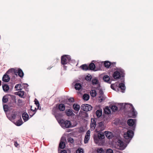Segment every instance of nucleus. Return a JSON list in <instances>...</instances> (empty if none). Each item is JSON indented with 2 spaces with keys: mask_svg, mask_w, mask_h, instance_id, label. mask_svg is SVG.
I'll use <instances>...</instances> for the list:
<instances>
[{
  "mask_svg": "<svg viewBox=\"0 0 153 153\" xmlns=\"http://www.w3.org/2000/svg\"><path fill=\"white\" fill-rule=\"evenodd\" d=\"M134 135V132L131 130H128L124 134V137L126 139V143H125L122 140H118L117 142L118 145L121 149L123 150L125 149L133 137Z\"/></svg>",
  "mask_w": 153,
  "mask_h": 153,
  "instance_id": "obj_1",
  "label": "nucleus"
},
{
  "mask_svg": "<svg viewBox=\"0 0 153 153\" xmlns=\"http://www.w3.org/2000/svg\"><path fill=\"white\" fill-rule=\"evenodd\" d=\"M97 134H94V143L97 144L100 146H103L105 142L104 139L105 137L103 133L100 131H97Z\"/></svg>",
  "mask_w": 153,
  "mask_h": 153,
  "instance_id": "obj_2",
  "label": "nucleus"
},
{
  "mask_svg": "<svg viewBox=\"0 0 153 153\" xmlns=\"http://www.w3.org/2000/svg\"><path fill=\"white\" fill-rule=\"evenodd\" d=\"M116 70L113 73L112 76L116 80L120 79L123 80L122 77H124L125 76V71L121 68H116Z\"/></svg>",
  "mask_w": 153,
  "mask_h": 153,
  "instance_id": "obj_3",
  "label": "nucleus"
},
{
  "mask_svg": "<svg viewBox=\"0 0 153 153\" xmlns=\"http://www.w3.org/2000/svg\"><path fill=\"white\" fill-rule=\"evenodd\" d=\"M66 139L65 137H62L58 148V153H67V151L64 149L65 147V141Z\"/></svg>",
  "mask_w": 153,
  "mask_h": 153,
  "instance_id": "obj_4",
  "label": "nucleus"
},
{
  "mask_svg": "<svg viewBox=\"0 0 153 153\" xmlns=\"http://www.w3.org/2000/svg\"><path fill=\"white\" fill-rule=\"evenodd\" d=\"M58 122L62 127L64 129L72 127L71 121L68 120H65L62 119L61 120H59Z\"/></svg>",
  "mask_w": 153,
  "mask_h": 153,
  "instance_id": "obj_5",
  "label": "nucleus"
},
{
  "mask_svg": "<svg viewBox=\"0 0 153 153\" xmlns=\"http://www.w3.org/2000/svg\"><path fill=\"white\" fill-rule=\"evenodd\" d=\"M120 109H123L127 113L131 110L132 108L134 107L132 104L128 103H125L124 105L123 103H120Z\"/></svg>",
  "mask_w": 153,
  "mask_h": 153,
  "instance_id": "obj_6",
  "label": "nucleus"
},
{
  "mask_svg": "<svg viewBox=\"0 0 153 153\" xmlns=\"http://www.w3.org/2000/svg\"><path fill=\"white\" fill-rule=\"evenodd\" d=\"M52 112L58 122L59 120L62 119L60 118L62 117V113L60 112L57 109L53 108Z\"/></svg>",
  "mask_w": 153,
  "mask_h": 153,
  "instance_id": "obj_7",
  "label": "nucleus"
},
{
  "mask_svg": "<svg viewBox=\"0 0 153 153\" xmlns=\"http://www.w3.org/2000/svg\"><path fill=\"white\" fill-rule=\"evenodd\" d=\"M128 125L131 127V128L134 132V131L135 130L136 123V120L135 119H130L128 120L127 121Z\"/></svg>",
  "mask_w": 153,
  "mask_h": 153,
  "instance_id": "obj_8",
  "label": "nucleus"
},
{
  "mask_svg": "<svg viewBox=\"0 0 153 153\" xmlns=\"http://www.w3.org/2000/svg\"><path fill=\"white\" fill-rule=\"evenodd\" d=\"M9 96L10 97V100H9V102L8 103V105L10 107H14L16 102V96L9 94Z\"/></svg>",
  "mask_w": 153,
  "mask_h": 153,
  "instance_id": "obj_9",
  "label": "nucleus"
},
{
  "mask_svg": "<svg viewBox=\"0 0 153 153\" xmlns=\"http://www.w3.org/2000/svg\"><path fill=\"white\" fill-rule=\"evenodd\" d=\"M127 113L129 117L133 118H135L136 117L137 114L134 107L132 108V109H131V110Z\"/></svg>",
  "mask_w": 153,
  "mask_h": 153,
  "instance_id": "obj_10",
  "label": "nucleus"
},
{
  "mask_svg": "<svg viewBox=\"0 0 153 153\" xmlns=\"http://www.w3.org/2000/svg\"><path fill=\"white\" fill-rule=\"evenodd\" d=\"M105 126L104 124V122L101 121L98 123L97 127V129L99 130V131L101 132L105 129Z\"/></svg>",
  "mask_w": 153,
  "mask_h": 153,
  "instance_id": "obj_11",
  "label": "nucleus"
},
{
  "mask_svg": "<svg viewBox=\"0 0 153 153\" xmlns=\"http://www.w3.org/2000/svg\"><path fill=\"white\" fill-rule=\"evenodd\" d=\"M94 61H93L89 65H88L89 71H95L97 70L96 69V67L95 64L93 62Z\"/></svg>",
  "mask_w": 153,
  "mask_h": 153,
  "instance_id": "obj_12",
  "label": "nucleus"
},
{
  "mask_svg": "<svg viewBox=\"0 0 153 153\" xmlns=\"http://www.w3.org/2000/svg\"><path fill=\"white\" fill-rule=\"evenodd\" d=\"M10 80V78L7 74L6 72L3 76L2 80L4 82H8Z\"/></svg>",
  "mask_w": 153,
  "mask_h": 153,
  "instance_id": "obj_13",
  "label": "nucleus"
},
{
  "mask_svg": "<svg viewBox=\"0 0 153 153\" xmlns=\"http://www.w3.org/2000/svg\"><path fill=\"white\" fill-rule=\"evenodd\" d=\"M122 81L123 82L120 83L118 85L119 88L121 89L122 92L124 93L126 88L124 82V79H123Z\"/></svg>",
  "mask_w": 153,
  "mask_h": 153,
  "instance_id": "obj_14",
  "label": "nucleus"
},
{
  "mask_svg": "<svg viewBox=\"0 0 153 153\" xmlns=\"http://www.w3.org/2000/svg\"><path fill=\"white\" fill-rule=\"evenodd\" d=\"M7 74H11L13 75L15 74V75L16 76H17V74L16 72V69L15 68H11L9 69L6 72Z\"/></svg>",
  "mask_w": 153,
  "mask_h": 153,
  "instance_id": "obj_15",
  "label": "nucleus"
},
{
  "mask_svg": "<svg viewBox=\"0 0 153 153\" xmlns=\"http://www.w3.org/2000/svg\"><path fill=\"white\" fill-rule=\"evenodd\" d=\"M101 88V86L100 84L99 85V86H97V87H94V88L96 89L99 91V93L100 96L99 97V98H101V97H103L104 94Z\"/></svg>",
  "mask_w": 153,
  "mask_h": 153,
  "instance_id": "obj_16",
  "label": "nucleus"
},
{
  "mask_svg": "<svg viewBox=\"0 0 153 153\" xmlns=\"http://www.w3.org/2000/svg\"><path fill=\"white\" fill-rule=\"evenodd\" d=\"M73 107L75 111L74 113L76 114H78L80 108V105L77 103H74L73 104Z\"/></svg>",
  "mask_w": 153,
  "mask_h": 153,
  "instance_id": "obj_17",
  "label": "nucleus"
},
{
  "mask_svg": "<svg viewBox=\"0 0 153 153\" xmlns=\"http://www.w3.org/2000/svg\"><path fill=\"white\" fill-rule=\"evenodd\" d=\"M9 95H10L9 94H7L3 97L2 99L3 104L7 103L8 100H10V98L8 97Z\"/></svg>",
  "mask_w": 153,
  "mask_h": 153,
  "instance_id": "obj_18",
  "label": "nucleus"
},
{
  "mask_svg": "<svg viewBox=\"0 0 153 153\" xmlns=\"http://www.w3.org/2000/svg\"><path fill=\"white\" fill-rule=\"evenodd\" d=\"M56 107L59 111H63L65 108V106L64 104L63 103H60L58 105H56Z\"/></svg>",
  "mask_w": 153,
  "mask_h": 153,
  "instance_id": "obj_19",
  "label": "nucleus"
},
{
  "mask_svg": "<svg viewBox=\"0 0 153 153\" xmlns=\"http://www.w3.org/2000/svg\"><path fill=\"white\" fill-rule=\"evenodd\" d=\"M73 84L74 85V88L76 90L79 91L82 88V85L80 83L74 82Z\"/></svg>",
  "mask_w": 153,
  "mask_h": 153,
  "instance_id": "obj_20",
  "label": "nucleus"
},
{
  "mask_svg": "<svg viewBox=\"0 0 153 153\" xmlns=\"http://www.w3.org/2000/svg\"><path fill=\"white\" fill-rule=\"evenodd\" d=\"M17 74L21 78H22L24 76V73L22 70L20 68H17L16 70Z\"/></svg>",
  "mask_w": 153,
  "mask_h": 153,
  "instance_id": "obj_21",
  "label": "nucleus"
},
{
  "mask_svg": "<svg viewBox=\"0 0 153 153\" xmlns=\"http://www.w3.org/2000/svg\"><path fill=\"white\" fill-rule=\"evenodd\" d=\"M91 83L92 85H97V86H99V84L100 85V82L96 77H95L92 79L91 80Z\"/></svg>",
  "mask_w": 153,
  "mask_h": 153,
  "instance_id": "obj_22",
  "label": "nucleus"
},
{
  "mask_svg": "<svg viewBox=\"0 0 153 153\" xmlns=\"http://www.w3.org/2000/svg\"><path fill=\"white\" fill-rule=\"evenodd\" d=\"M22 117L25 122H26L30 119L28 114L26 112H24L22 114Z\"/></svg>",
  "mask_w": 153,
  "mask_h": 153,
  "instance_id": "obj_23",
  "label": "nucleus"
},
{
  "mask_svg": "<svg viewBox=\"0 0 153 153\" xmlns=\"http://www.w3.org/2000/svg\"><path fill=\"white\" fill-rule=\"evenodd\" d=\"M65 114L68 116H74L75 114L73 113V110L71 109H68L65 110Z\"/></svg>",
  "mask_w": 153,
  "mask_h": 153,
  "instance_id": "obj_24",
  "label": "nucleus"
},
{
  "mask_svg": "<svg viewBox=\"0 0 153 153\" xmlns=\"http://www.w3.org/2000/svg\"><path fill=\"white\" fill-rule=\"evenodd\" d=\"M66 55H64L61 56V64L64 65L67 63V60L66 57Z\"/></svg>",
  "mask_w": 153,
  "mask_h": 153,
  "instance_id": "obj_25",
  "label": "nucleus"
},
{
  "mask_svg": "<svg viewBox=\"0 0 153 153\" xmlns=\"http://www.w3.org/2000/svg\"><path fill=\"white\" fill-rule=\"evenodd\" d=\"M20 118L19 119L16 121V122L14 121L13 123L17 126H20L22 125L23 123V122L21 117V115H20Z\"/></svg>",
  "mask_w": 153,
  "mask_h": 153,
  "instance_id": "obj_26",
  "label": "nucleus"
},
{
  "mask_svg": "<svg viewBox=\"0 0 153 153\" xmlns=\"http://www.w3.org/2000/svg\"><path fill=\"white\" fill-rule=\"evenodd\" d=\"M111 89L117 91H119L118 85L116 83L111 84Z\"/></svg>",
  "mask_w": 153,
  "mask_h": 153,
  "instance_id": "obj_27",
  "label": "nucleus"
},
{
  "mask_svg": "<svg viewBox=\"0 0 153 153\" xmlns=\"http://www.w3.org/2000/svg\"><path fill=\"white\" fill-rule=\"evenodd\" d=\"M2 88L4 91L5 92H8L10 89L9 85L6 84H2Z\"/></svg>",
  "mask_w": 153,
  "mask_h": 153,
  "instance_id": "obj_28",
  "label": "nucleus"
},
{
  "mask_svg": "<svg viewBox=\"0 0 153 153\" xmlns=\"http://www.w3.org/2000/svg\"><path fill=\"white\" fill-rule=\"evenodd\" d=\"M79 114L82 117L85 118H87L88 117V114L87 112H84L81 110L79 111Z\"/></svg>",
  "mask_w": 153,
  "mask_h": 153,
  "instance_id": "obj_29",
  "label": "nucleus"
},
{
  "mask_svg": "<svg viewBox=\"0 0 153 153\" xmlns=\"http://www.w3.org/2000/svg\"><path fill=\"white\" fill-rule=\"evenodd\" d=\"M106 137L108 139H110L112 138L113 137V134L111 132L105 131L104 132Z\"/></svg>",
  "mask_w": 153,
  "mask_h": 153,
  "instance_id": "obj_30",
  "label": "nucleus"
},
{
  "mask_svg": "<svg viewBox=\"0 0 153 153\" xmlns=\"http://www.w3.org/2000/svg\"><path fill=\"white\" fill-rule=\"evenodd\" d=\"M103 79L105 82H107L108 83H111V81H110V77L108 75H104L103 77Z\"/></svg>",
  "mask_w": 153,
  "mask_h": 153,
  "instance_id": "obj_31",
  "label": "nucleus"
},
{
  "mask_svg": "<svg viewBox=\"0 0 153 153\" xmlns=\"http://www.w3.org/2000/svg\"><path fill=\"white\" fill-rule=\"evenodd\" d=\"M80 68L83 71H89L88 65L86 64L82 65L80 66Z\"/></svg>",
  "mask_w": 153,
  "mask_h": 153,
  "instance_id": "obj_32",
  "label": "nucleus"
},
{
  "mask_svg": "<svg viewBox=\"0 0 153 153\" xmlns=\"http://www.w3.org/2000/svg\"><path fill=\"white\" fill-rule=\"evenodd\" d=\"M102 114V109H98L96 112V115L98 118L100 117Z\"/></svg>",
  "mask_w": 153,
  "mask_h": 153,
  "instance_id": "obj_33",
  "label": "nucleus"
},
{
  "mask_svg": "<svg viewBox=\"0 0 153 153\" xmlns=\"http://www.w3.org/2000/svg\"><path fill=\"white\" fill-rule=\"evenodd\" d=\"M111 109L108 106H106L104 109L103 113L107 114H109L111 113Z\"/></svg>",
  "mask_w": 153,
  "mask_h": 153,
  "instance_id": "obj_34",
  "label": "nucleus"
},
{
  "mask_svg": "<svg viewBox=\"0 0 153 153\" xmlns=\"http://www.w3.org/2000/svg\"><path fill=\"white\" fill-rule=\"evenodd\" d=\"M111 62L108 61L104 62V65L105 67L107 68H111Z\"/></svg>",
  "mask_w": 153,
  "mask_h": 153,
  "instance_id": "obj_35",
  "label": "nucleus"
},
{
  "mask_svg": "<svg viewBox=\"0 0 153 153\" xmlns=\"http://www.w3.org/2000/svg\"><path fill=\"white\" fill-rule=\"evenodd\" d=\"M90 94L91 97H95L97 94L96 89L91 90L90 92Z\"/></svg>",
  "mask_w": 153,
  "mask_h": 153,
  "instance_id": "obj_36",
  "label": "nucleus"
},
{
  "mask_svg": "<svg viewBox=\"0 0 153 153\" xmlns=\"http://www.w3.org/2000/svg\"><path fill=\"white\" fill-rule=\"evenodd\" d=\"M16 114H11L10 117H9L8 118V119L11 121L13 123L14 121L13 120H15L16 118Z\"/></svg>",
  "mask_w": 153,
  "mask_h": 153,
  "instance_id": "obj_37",
  "label": "nucleus"
},
{
  "mask_svg": "<svg viewBox=\"0 0 153 153\" xmlns=\"http://www.w3.org/2000/svg\"><path fill=\"white\" fill-rule=\"evenodd\" d=\"M90 98V96L89 94H85L82 96V99L85 101L88 100Z\"/></svg>",
  "mask_w": 153,
  "mask_h": 153,
  "instance_id": "obj_38",
  "label": "nucleus"
},
{
  "mask_svg": "<svg viewBox=\"0 0 153 153\" xmlns=\"http://www.w3.org/2000/svg\"><path fill=\"white\" fill-rule=\"evenodd\" d=\"M67 141L68 143H71L72 144H74V140L73 138L71 137H68L67 138Z\"/></svg>",
  "mask_w": 153,
  "mask_h": 153,
  "instance_id": "obj_39",
  "label": "nucleus"
},
{
  "mask_svg": "<svg viewBox=\"0 0 153 153\" xmlns=\"http://www.w3.org/2000/svg\"><path fill=\"white\" fill-rule=\"evenodd\" d=\"M9 105L7 104L3 105V108L4 110L5 113H6L8 111L9 109Z\"/></svg>",
  "mask_w": 153,
  "mask_h": 153,
  "instance_id": "obj_40",
  "label": "nucleus"
},
{
  "mask_svg": "<svg viewBox=\"0 0 153 153\" xmlns=\"http://www.w3.org/2000/svg\"><path fill=\"white\" fill-rule=\"evenodd\" d=\"M111 109L113 111L115 112L118 110V108L116 105H112L110 107Z\"/></svg>",
  "mask_w": 153,
  "mask_h": 153,
  "instance_id": "obj_41",
  "label": "nucleus"
},
{
  "mask_svg": "<svg viewBox=\"0 0 153 153\" xmlns=\"http://www.w3.org/2000/svg\"><path fill=\"white\" fill-rule=\"evenodd\" d=\"M86 105V111H90L92 109L93 107L91 105L87 104Z\"/></svg>",
  "mask_w": 153,
  "mask_h": 153,
  "instance_id": "obj_42",
  "label": "nucleus"
},
{
  "mask_svg": "<svg viewBox=\"0 0 153 153\" xmlns=\"http://www.w3.org/2000/svg\"><path fill=\"white\" fill-rule=\"evenodd\" d=\"M25 94V92L23 91L20 90V93H19L18 96H19L21 98H24V97H23Z\"/></svg>",
  "mask_w": 153,
  "mask_h": 153,
  "instance_id": "obj_43",
  "label": "nucleus"
},
{
  "mask_svg": "<svg viewBox=\"0 0 153 153\" xmlns=\"http://www.w3.org/2000/svg\"><path fill=\"white\" fill-rule=\"evenodd\" d=\"M90 136L85 135L84 139V142L85 143H88V141L90 139Z\"/></svg>",
  "mask_w": 153,
  "mask_h": 153,
  "instance_id": "obj_44",
  "label": "nucleus"
},
{
  "mask_svg": "<svg viewBox=\"0 0 153 153\" xmlns=\"http://www.w3.org/2000/svg\"><path fill=\"white\" fill-rule=\"evenodd\" d=\"M75 153H84L83 149L81 148H79L76 150Z\"/></svg>",
  "mask_w": 153,
  "mask_h": 153,
  "instance_id": "obj_45",
  "label": "nucleus"
},
{
  "mask_svg": "<svg viewBox=\"0 0 153 153\" xmlns=\"http://www.w3.org/2000/svg\"><path fill=\"white\" fill-rule=\"evenodd\" d=\"M97 153H104V151L102 148H97Z\"/></svg>",
  "mask_w": 153,
  "mask_h": 153,
  "instance_id": "obj_46",
  "label": "nucleus"
},
{
  "mask_svg": "<svg viewBox=\"0 0 153 153\" xmlns=\"http://www.w3.org/2000/svg\"><path fill=\"white\" fill-rule=\"evenodd\" d=\"M86 104H83L81 106V109L85 111H86Z\"/></svg>",
  "mask_w": 153,
  "mask_h": 153,
  "instance_id": "obj_47",
  "label": "nucleus"
},
{
  "mask_svg": "<svg viewBox=\"0 0 153 153\" xmlns=\"http://www.w3.org/2000/svg\"><path fill=\"white\" fill-rule=\"evenodd\" d=\"M92 76L91 75H87L86 76L85 78V79L88 81H91V79H92Z\"/></svg>",
  "mask_w": 153,
  "mask_h": 153,
  "instance_id": "obj_48",
  "label": "nucleus"
},
{
  "mask_svg": "<svg viewBox=\"0 0 153 153\" xmlns=\"http://www.w3.org/2000/svg\"><path fill=\"white\" fill-rule=\"evenodd\" d=\"M21 86V85L20 84H18L17 85H16L15 87V88L16 89V91H20L22 89V88H19L18 89V88L19 87V88H20Z\"/></svg>",
  "mask_w": 153,
  "mask_h": 153,
  "instance_id": "obj_49",
  "label": "nucleus"
},
{
  "mask_svg": "<svg viewBox=\"0 0 153 153\" xmlns=\"http://www.w3.org/2000/svg\"><path fill=\"white\" fill-rule=\"evenodd\" d=\"M9 83L10 84L11 87V88L10 89V91H11L13 89V85L15 84V83L13 82H10Z\"/></svg>",
  "mask_w": 153,
  "mask_h": 153,
  "instance_id": "obj_50",
  "label": "nucleus"
},
{
  "mask_svg": "<svg viewBox=\"0 0 153 153\" xmlns=\"http://www.w3.org/2000/svg\"><path fill=\"white\" fill-rule=\"evenodd\" d=\"M28 112L29 113L30 117H32L35 114V113H33L32 114V112L29 109L28 110Z\"/></svg>",
  "mask_w": 153,
  "mask_h": 153,
  "instance_id": "obj_51",
  "label": "nucleus"
},
{
  "mask_svg": "<svg viewBox=\"0 0 153 153\" xmlns=\"http://www.w3.org/2000/svg\"><path fill=\"white\" fill-rule=\"evenodd\" d=\"M96 124H95L94 123H91L90 124V127L91 128H93V129H94L96 127Z\"/></svg>",
  "mask_w": 153,
  "mask_h": 153,
  "instance_id": "obj_52",
  "label": "nucleus"
},
{
  "mask_svg": "<svg viewBox=\"0 0 153 153\" xmlns=\"http://www.w3.org/2000/svg\"><path fill=\"white\" fill-rule=\"evenodd\" d=\"M105 153H113V151L112 149H109L107 150Z\"/></svg>",
  "mask_w": 153,
  "mask_h": 153,
  "instance_id": "obj_53",
  "label": "nucleus"
},
{
  "mask_svg": "<svg viewBox=\"0 0 153 153\" xmlns=\"http://www.w3.org/2000/svg\"><path fill=\"white\" fill-rule=\"evenodd\" d=\"M66 57L67 61L68 62H70L71 60V56L69 55H66Z\"/></svg>",
  "mask_w": 153,
  "mask_h": 153,
  "instance_id": "obj_54",
  "label": "nucleus"
},
{
  "mask_svg": "<svg viewBox=\"0 0 153 153\" xmlns=\"http://www.w3.org/2000/svg\"><path fill=\"white\" fill-rule=\"evenodd\" d=\"M34 102H35L34 104L36 105H39V102L38 100L36 99L35 98L34 100Z\"/></svg>",
  "mask_w": 153,
  "mask_h": 153,
  "instance_id": "obj_55",
  "label": "nucleus"
},
{
  "mask_svg": "<svg viewBox=\"0 0 153 153\" xmlns=\"http://www.w3.org/2000/svg\"><path fill=\"white\" fill-rule=\"evenodd\" d=\"M14 145L16 147L19 148L20 146L19 144L18 143L17 141L14 142Z\"/></svg>",
  "mask_w": 153,
  "mask_h": 153,
  "instance_id": "obj_56",
  "label": "nucleus"
},
{
  "mask_svg": "<svg viewBox=\"0 0 153 153\" xmlns=\"http://www.w3.org/2000/svg\"><path fill=\"white\" fill-rule=\"evenodd\" d=\"M17 76H16V75H13V76L12 78H11V82H14L15 81L16 77Z\"/></svg>",
  "mask_w": 153,
  "mask_h": 153,
  "instance_id": "obj_57",
  "label": "nucleus"
},
{
  "mask_svg": "<svg viewBox=\"0 0 153 153\" xmlns=\"http://www.w3.org/2000/svg\"><path fill=\"white\" fill-rule=\"evenodd\" d=\"M68 101L70 102H74V99L73 97L70 98L68 99Z\"/></svg>",
  "mask_w": 153,
  "mask_h": 153,
  "instance_id": "obj_58",
  "label": "nucleus"
},
{
  "mask_svg": "<svg viewBox=\"0 0 153 153\" xmlns=\"http://www.w3.org/2000/svg\"><path fill=\"white\" fill-rule=\"evenodd\" d=\"M91 123H94L96 124V122L95 119L93 118H91Z\"/></svg>",
  "mask_w": 153,
  "mask_h": 153,
  "instance_id": "obj_59",
  "label": "nucleus"
},
{
  "mask_svg": "<svg viewBox=\"0 0 153 153\" xmlns=\"http://www.w3.org/2000/svg\"><path fill=\"white\" fill-rule=\"evenodd\" d=\"M91 131L90 130H88L86 132L85 135L90 136Z\"/></svg>",
  "mask_w": 153,
  "mask_h": 153,
  "instance_id": "obj_60",
  "label": "nucleus"
},
{
  "mask_svg": "<svg viewBox=\"0 0 153 153\" xmlns=\"http://www.w3.org/2000/svg\"><path fill=\"white\" fill-rule=\"evenodd\" d=\"M30 111H31V112L33 111V112H34V113H36V112L37 111V109L36 108H35L34 110L32 108H30V109H29Z\"/></svg>",
  "mask_w": 153,
  "mask_h": 153,
  "instance_id": "obj_61",
  "label": "nucleus"
},
{
  "mask_svg": "<svg viewBox=\"0 0 153 153\" xmlns=\"http://www.w3.org/2000/svg\"><path fill=\"white\" fill-rule=\"evenodd\" d=\"M116 64V62H113V63L111 62V68L112 67L115 66Z\"/></svg>",
  "mask_w": 153,
  "mask_h": 153,
  "instance_id": "obj_62",
  "label": "nucleus"
},
{
  "mask_svg": "<svg viewBox=\"0 0 153 153\" xmlns=\"http://www.w3.org/2000/svg\"><path fill=\"white\" fill-rule=\"evenodd\" d=\"M36 106L37 107V110L39 109V110H41V107L40 106V104L37 105H36Z\"/></svg>",
  "mask_w": 153,
  "mask_h": 153,
  "instance_id": "obj_63",
  "label": "nucleus"
},
{
  "mask_svg": "<svg viewBox=\"0 0 153 153\" xmlns=\"http://www.w3.org/2000/svg\"><path fill=\"white\" fill-rule=\"evenodd\" d=\"M22 100L20 99H19L18 100V102L19 103H22Z\"/></svg>",
  "mask_w": 153,
  "mask_h": 153,
  "instance_id": "obj_64",
  "label": "nucleus"
}]
</instances>
